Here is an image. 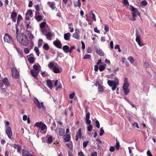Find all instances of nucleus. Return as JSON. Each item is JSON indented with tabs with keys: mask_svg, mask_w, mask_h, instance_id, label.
<instances>
[{
	"mask_svg": "<svg viewBox=\"0 0 156 156\" xmlns=\"http://www.w3.org/2000/svg\"><path fill=\"white\" fill-rule=\"evenodd\" d=\"M18 41L21 44L27 46L28 44V40L27 36L23 33H19L16 35Z\"/></svg>",
	"mask_w": 156,
	"mask_h": 156,
	"instance_id": "f257e3e1",
	"label": "nucleus"
},
{
	"mask_svg": "<svg viewBox=\"0 0 156 156\" xmlns=\"http://www.w3.org/2000/svg\"><path fill=\"white\" fill-rule=\"evenodd\" d=\"M108 85L111 87L113 91L116 89V87L119 85V80L116 77L115 80H108L107 81Z\"/></svg>",
	"mask_w": 156,
	"mask_h": 156,
	"instance_id": "f03ea898",
	"label": "nucleus"
},
{
	"mask_svg": "<svg viewBox=\"0 0 156 156\" xmlns=\"http://www.w3.org/2000/svg\"><path fill=\"white\" fill-rule=\"evenodd\" d=\"M136 41L138 45L140 46H142L144 45V44L141 42L140 40V36L138 34V31L137 30H136Z\"/></svg>",
	"mask_w": 156,
	"mask_h": 156,
	"instance_id": "7ed1b4c3",
	"label": "nucleus"
},
{
	"mask_svg": "<svg viewBox=\"0 0 156 156\" xmlns=\"http://www.w3.org/2000/svg\"><path fill=\"white\" fill-rule=\"evenodd\" d=\"M11 71L12 76L13 78L15 79L19 78L20 75L19 73L16 68L14 67L12 68L11 69Z\"/></svg>",
	"mask_w": 156,
	"mask_h": 156,
	"instance_id": "20e7f679",
	"label": "nucleus"
},
{
	"mask_svg": "<svg viewBox=\"0 0 156 156\" xmlns=\"http://www.w3.org/2000/svg\"><path fill=\"white\" fill-rule=\"evenodd\" d=\"M5 133L7 134L8 137L9 139H11L12 136V133L11 129L9 126H5Z\"/></svg>",
	"mask_w": 156,
	"mask_h": 156,
	"instance_id": "39448f33",
	"label": "nucleus"
},
{
	"mask_svg": "<svg viewBox=\"0 0 156 156\" xmlns=\"http://www.w3.org/2000/svg\"><path fill=\"white\" fill-rule=\"evenodd\" d=\"M4 40L5 42L11 43L12 42V37L8 34H5L4 37Z\"/></svg>",
	"mask_w": 156,
	"mask_h": 156,
	"instance_id": "423d86ee",
	"label": "nucleus"
},
{
	"mask_svg": "<svg viewBox=\"0 0 156 156\" xmlns=\"http://www.w3.org/2000/svg\"><path fill=\"white\" fill-rule=\"evenodd\" d=\"M47 127L45 124H43L42 126L38 129L37 132H40L41 133L45 134L47 131Z\"/></svg>",
	"mask_w": 156,
	"mask_h": 156,
	"instance_id": "0eeeda50",
	"label": "nucleus"
},
{
	"mask_svg": "<svg viewBox=\"0 0 156 156\" xmlns=\"http://www.w3.org/2000/svg\"><path fill=\"white\" fill-rule=\"evenodd\" d=\"M2 83L6 88H8L11 86L9 79L7 77H5L2 80Z\"/></svg>",
	"mask_w": 156,
	"mask_h": 156,
	"instance_id": "6e6552de",
	"label": "nucleus"
},
{
	"mask_svg": "<svg viewBox=\"0 0 156 156\" xmlns=\"http://www.w3.org/2000/svg\"><path fill=\"white\" fill-rule=\"evenodd\" d=\"M90 113L88 112L86 115V123L87 125H91V121L89 120L90 118Z\"/></svg>",
	"mask_w": 156,
	"mask_h": 156,
	"instance_id": "1a4fd4ad",
	"label": "nucleus"
},
{
	"mask_svg": "<svg viewBox=\"0 0 156 156\" xmlns=\"http://www.w3.org/2000/svg\"><path fill=\"white\" fill-rule=\"evenodd\" d=\"M79 137L80 138H81L82 137L81 129H80L78 130L77 133H76V139H75V140L76 141H77L78 140Z\"/></svg>",
	"mask_w": 156,
	"mask_h": 156,
	"instance_id": "9d476101",
	"label": "nucleus"
},
{
	"mask_svg": "<svg viewBox=\"0 0 156 156\" xmlns=\"http://www.w3.org/2000/svg\"><path fill=\"white\" fill-rule=\"evenodd\" d=\"M54 34L53 33L51 32V31H49V32L46 33V34H44L46 37H47V38L49 40H51V37H52L53 35Z\"/></svg>",
	"mask_w": 156,
	"mask_h": 156,
	"instance_id": "9b49d317",
	"label": "nucleus"
},
{
	"mask_svg": "<svg viewBox=\"0 0 156 156\" xmlns=\"http://www.w3.org/2000/svg\"><path fill=\"white\" fill-rule=\"evenodd\" d=\"M39 72V71L32 69L30 71V73L33 76L36 78Z\"/></svg>",
	"mask_w": 156,
	"mask_h": 156,
	"instance_id": "f8f14e48",
	"label": "nucleus"
},
{
	"mask_svg": "<svg viewBox=\"0 0 156 156\" xmlns=\"http://www.w3.org/2000/svg\"><path fill=\"white\" fill-rule=\"evenodd\" d=\"M53 44L57 48H60L62 47V44L61 42L58 40L54 41Z\"/></svg>",
	"mask_w": 156,
	"mask_h": 156,
	"instance_id": "ddd939ff",
	"label": "nucleus"
},
{
	"mask_svg": "<svg viewBox=\"0 0 156 156\" xmlns=\"http://www.w3.org/2000/svg\"><path fill=\"white\" fill-rule=\"evenodd\" d=\"M41 31L43 34H44L51 30L50 27L47 25L43 29H41Z\"/></svg>",
	"mask_w": 156,
	"mask_h": 156,
	"instance_id": "4468645a",
	"label": "nucleus"
},
{
	"mask_svg": "<svg viewBox=\"0 0 156 156\" xmlns=\"http://www.w3.org/2000/svg\"><path fill=\"white\" fill-rule=\"evenodd\" d=\"M54 86L55 87L57 86V85L58 84V87H57L56 89V91H57L58 89H60L61 88V84L59 82H58V80H56L54 82Z\"/></svg>",
	"mask_w": 156,
	"mask_h": 156,
	"instance_id": "2eb2a0df",
	"label": "nucleus"
},
{
	"mask_svg": "<svg viewBox=\"0 0 156 156\" xmlns=\"http://www.w3.org/2000/svg\"><path fill=\"white\" fill-rule=\"evenodd\" d=\"M27 35L28 37L29 38L30 40L34 39V35L32 34L31 32L28 30H26Z\"/></svg>",
	"mask_w": 156,
	"mask_h": 156,
	"instance_id": "dca6fc26",
	"label": "nucleus"
},
{
	"mask_svg": "<svg viewBox=\"0 0 156 156\" xmlns=\"http://www.w3.org/2000/svg\"><path fill=\"white\" fill-rule=\"evenodd\" d=\"M71 36V34L69 32L65 34L64 35V38L66 41H69L70 40Z\"/></svg>",
	"mask_w": 156,
	"mask_h": 156,
	"instance_id": "f3484780",
	"label": "nucleus"
},
{
	"mask_svg": "<svg viewBox=\"0 0 156 156\" xmlns=\"http://www.w3.org/2000/svg\"><path fill=\"white\" fill-rule=\"evenodd\" d=\"M47 85L50 89H52L53 86L52 85V83L51 80H48L46 81Z\"/></svg>",
	"mask_w": 156,
	"mask_h": 156,
	"instance_id": "a211bd4d",
	"label": "nucleus"
},
{
	"mask_svg": "<svg viewBox=\"0 0 156 156\" xmlns=\"http://www.w3.org/2000/svg\"><path fill=\"white\" fill-rule=\"evenodd\" d=\"M17 16V14L15 12H12L11 15V17L13 22H16V17Z\"/></svg>",
	"mask_w": 156,
	"mask_h": 156,
	"instance_id": "6ab92c4d",
	"label": "nucleus"
},
{
	"mask_svg": "<svg viewBox=\"0 0 156 156\" xmlns=\"http://www.w3.org/2000/svg\"><path fill=\"white\" fill-rule=\"evenodd\" d=\"M48 4L51 8L52 10H54L55 7V4L54 2H48Z\"/></svg>",
	"mask_w": 156,
	"mask_h": 156,
	"instance_id": "aec40b11",
	"label": "nucleus"
},
{
	"mask_svg": "<svg viewBox=\"0 0 156 156\" xmlns=\"http://www.w3.org/2000/svg\"><path fill=\"white\" fill-rule=\"evenodd\" d=\"M62 49L65 53L69 52V47L67 45H64Z\"/></svg>",
	"mask_w": 156,
	"mask_h": 156,
	"instance_id": "412c9836",
	"label": "nucleus"
},
{
	"mask_svg": "<svg viewBox=\"0 0 156 156\" xmlns=\"http://www.w3.org/2000/svg\"><path fill=\"white\" fill-rule=\"evenodd\" d=\"M58 134L60 136L63 135L65 133L64 130L63 129L61 128H58Z\"/></svg>",
	"mask_w": 156,
	"mask_h": 156,
	"instance_id": "4be33fe9",
	"label": "nucleus"
},
{
	"mask_svg": "<svg viewBox=\"0 0 156 156\" xmlns=\"http://www.w3.org/2000/svg\"><path fill=\"white\" fill-rule=\"evenodd\" d=\"M34 101L36 104V105H37V107L38 108L40 109L41 108V106L40 105L39 102L37 99H34Z\"/></svg>",
	"mask_w": 156,
	"mask_h": 156,
	"instance_id": "5701e85b",
	"label": "nucleus"
},
{
	"mask_svg": "<svg viewBox=\"0 0 156 156\" xmlns=\"http://www.w3.org/2000/svg\"><path fill=\"white\" fill-rule=\"evenodd\" d=\"M43 124H44L43 122H37L34 125V126L37 127L39 129L41 127Z\"/></svg>",
	"mask_w": 156,
	"mask_h": 156,
	"instance_id": "b1692460",
	"label": "nucleus"
},
{
	"mask_svg": "<svg viewBox=\"0 0 156 156\" xmlns=\"http://www.w3.org/2000/svg\"><path fill=\"white\" fill-rule=\"evenodd\" d=\"M96 53L98 55H100L101 56H104V53L101 50L97 49L96 51Z\"/></svg>",
	"mask_w": 156,
	"mask_h": 156,
	"instance_id": "393cba45",
	"label": "nucleus"
},
{
	"mask_svg": "<svg viewBox=\"0 0 156 156\" xmlns=\"http://www.w3.org/2000/svg\"><path fill=\"white\" fill-rule=\"evenodd\" d=\"M80 37V35L77 32H76L73 34V37L75 38L78 40L79 39Z\"/></svg>",
	"mask_w": 156,
	"mask_h": 156,
	"instance_id": "a878e982",
	"label": "nucleus"
},
{
	"mask_svg": "<svg viewBox=\"0 0 156 156\" xmlns=\"http://www.w3.org/2000/svg\"><path fill=\"white\" fill-rule=\"evenodd\" d=\"M52 69L54 72L55 73H58L60 72L59 69L56 66L54 67Z\"/></svg>",
	"mask_w": 156,
	"mask_h": 156,
	"instance_id": "bb28decb",
	"label": "nucleus"
},
{
	"mask_svg": "<svg viewBox=\"0 0 156 156\" xmlns=\"http://www.w3.org/2000/svg\"><path fill=\"white\" fill-rule=\"evenodd\" d=\"M35 18L38 21H41L42 19V16L41 15L36 16H35Z\"/></svg>",
	"mask_w": 156,
	"mask_h": 156,
	"instance_id": "cd10ccee",
	"label": "nucleus"
},
{
	"mask_svg": "<svg viewBox=\"0 0 156 156\" xmlns=\"http://www.w3.org/2000/svg\"><path fill=\"white\" fill-rule=\"evenodd\" d=\"M40 66V65L38 64H35L33 66L34 69L38 71H40V70L39 69V67Z\"/></svg>",
	"mask_w": 156,
	"mask_h": 156,
	"instance_id": "c85d7f7f",
	"label": "nucleus"
},
{
	"mask_svg": "<svg viewBox=\"0 0 156 156\" xmlns=\"http://www.w3.org/2000/svg\"><path fill=\"white\" fill-rule=\"evenodd\" d=\"M16 48L18 53L20 55L21 57H22V56L23 52L22 50L17 47H16Z\"/></svg>",
	"mask_w": 156,
	"mask_h": 156,
	"instance_id": "c756f323",
	"label": "nucleus"
},
{
	"mask_svg": "<svg viewBox=\"0 0 156 156\" xmlns=\"http://www.w3.org/2000/svg\"><path fill=\"white\" fill-rule=\"evenodd\" d=\"M15 149H17V151L19 153H21V146L17 144L16 146V147Z\"/></svg>",
	"mask_w": 156,
	"mask_h": 156,
	"instance_id": "7c9ffc66",
	"label": "nucleus"
},
{
	"mask_svg": "<svg viewBox=\"0 0 156 156\" xmlns=\"http://www.w3.org/2000/svg\"><path fill=\"white\" fill-rule=\"evenodd\" d=\"M70 139V136L69 135H67L64 139V140L65 142L69 141Z\"/></svg>",
	"mask_w": 156,
	"mask_h": 156,
	"instance_id": "2f4dec72",
	"label": "nucleus"
},
{
	"mask_svg": "<svg viewBox=\"0 0 156 156\" xmlns=\"http://www.w3.org/2000/svg\"><path fill=\"white\" fill-rule=\"evenodd\" d=\"M28 61L30 63H33L35 61L34 58L33 57H30L28 58Z\"/></svg>",
	"mask_w": 156,
	"mask_h": 156,
	"instance_id": "473e14b6",
	"label": "nucleus"
},
{
	"mask_svg": "<svg viewBox=\"0 0 156 156\" xmlns=\"http://www.w3.org/2000/svg\"><path fill=\"white\" fill-rule=\"evenodd\" d=\"M52 141V137L50 135H48V144H50Z\"/></svg>",
	"mask_w": 156,
	"mask_h": 156,
	"instance_id": "72a5a7b5",
	"label": "nucleus"
},
{
	"mask_svg": "<svg viewBox=\"0 0 156 156\" xmlns=\"http://www.w3.org/2000/svg\"><path fill=\"white\" fill-rule=\"evenodd\" d=\"M46 23L45 22H43L41 23L40 25V27L42 29H43L44 28V27L46 26Z\"/></svg>",
	"mask_w": 156,
	"mask_h": 156,
	"instance_id": "f704fd0d",
	"label": "nucleus"
},
{
	"mask_svg": "<svg viewBox=\"0 0 156 156\" xmlns=\"http://www.w3.org/2000/svg\"><path fill=\"white\" fill-rule=\"evenodd\" d=\"M48 65V67L51 69H52L53 67H55L54 63L52 62H50Z\"/></svg>",
	"mask_w": 156,
	"mask_h": 156,
	"instance_id": "c9c22d12",
	"label": "nucleus"
},
{
	"mask_svg": "<svg viewBox=\"0 0 156 156\" xmlns=\"http://www.w3.org/2000/svg\"><path fill=\"white\" fill-rule=\"evenodd\" d=\"M106 64L105 65H101L99 66V70L101 71H102L105 68V66H106Z\"/></svg>",
	"mask_w": 156,
	"mask_h": 156,
	"instance_id": "e433bc0d",
	"label": "nucleus"
},
{
	"mask_svg": "<svg viewBox=\"0 0 156 156\" xmlns=\"http://www.w3.org/2000/svg\"><path fill=\"white\" fill-rule=\"evenodd\" d=\"M98 90L99 92H103L104 90L103 87L101 84L98 85Z\"/></svg>",
	"mask_w": 156,
	"mask_h": 156,
	"instance_id": "4c0bfd02",
	"label": "nucleus"
},
{
	"mask_svg": "<svg viewBox=\"0 0 156 156\" xmlns=\"http://www.w3.org/2000/svg\"><path fill=\"white\" fill-rule=\"evenodd\" d=\"M81 5V3L80 2L79 0H78V1L76 2V3L74 4V6L75 7H78L79 8H80V5Z\"/></svg>",
	"mask_w": 156,
	"mask_h": 156,
	"instance_id": "58836bf2",
	"label": "nucleus"
},
{
	"mask_svg": "<svg viewBox=\"0 0 156 156\" xmlns=\"http://www.w3.org/2000/svg\"><path fill=\"white\" fill-rule=\"evenodd\" d=\"M124 91V94L125 95H127L129 92V90L128 88L123 89Z\"/></svg>",
	"mask_w": 156,
	"mask_h": 156,
	"instance_id": "ea45409f",
	"label": "nucleus"
},
{
	"mask_svg": "<svg viewBox=\"0 0 156 156\" xmlns=\"http://www.w3.org/2000/svg\"><path fill=\"white\" fill-rule=\"evenodd\" d=\"M66 145L68 148L69 149H71L72 148V143L71 142L69 143L66 144Z\"/></svg>",
	"mask_w": 156,
	"mask_h": 156,
	"instance_id": "a19ab883",
	"label": "nucleus"
},
{
	"mask_svg": "<svg viewBox=\"0 0 156 156\" xmlns=\"http://www.w3.org/2000/svg\"><path fill=\"white\" fill-rule=\"evenodd\" d=\"M34 50L35 51L36 53L37 54V55L38 56H39L40 53L39 49L36 47H35L34 48Z\"/></svg>",
	"mask_w": 156,
	"mask_h": 156,
	"instance_id": "79ce46f5",
	"label": "nucleus"
},
{
	"mask_svg": "<svg viewBox=\"0 0 156 156\" xmlns=\"http://www.w3.org/2000/svg\"><path fill=\"white\" fill-rule=\"evenodd\" d=\"M29 14V15L30 16V17H32V11L31 10H28V11L26 14V15L27 16L28 14Z\"/></svg>",
	"mask_w": 156,
	"mask_h": 156,
	"instance_id": "37998d69",
	"label": "nucleus"
},
{
	"mask_svg": "<svg viewBox=\"0 0 156 156\" xmlns=\"http://www.w3.org/2000/svg\"><path fill=\"white\" fill-rule=\"evenodd\" d=\"M43 48L46 50H48L49 48V47L47 44H46L44 45L43 46Z\"/></svg>",
	"mask_w": 156,
	"mask_h": 156,
	"instance_id": "c03bdc74",
	"label": "nucleus"
},
{
	"mask_svg": "<svg viewBox=\"0 0 156 156\" xmlns=\"http://www.w3.org/2000/svg\"><path fill=\"white\" fill-rule=\"evenodd\" d=\"M116 140V150H119L120 147V145L119 142L117 140V139Z\"/></svg>",
	"mask_w": 156,
	"mask_h": 156,
	"instance_id": "a18cd8bd",
	"label": "nucleus"
},
{
	"mask_svg": "<svg viewBox=\"0 0 156 156\" xmlns=\"http://www.w3.org/2000/svg\"><path fill=\"white\" fill-rule=\"evenodd\" d=\"M41 74L43 77H46L48 75V73L45 71L42 72Z\"/></svg>",
	"mask_w": 156,
	"mask_h": 156,
	"instance_id": "49530a36",
	"label": "nucleus"
},
{
	"mask_svg": "<svg viewBox=\"0 0 156 156\" xmlns=\"http://www.w3.org/2000/svg\"><path fill=\"white\" fill-rule=\"evenodd\" d=\"M127 59L131 63H133L134 62V60L132 57H129Z\"/></svg>",
	"mask_w": 156,
	"mask_h": 156,
	"instance_id": "de8ad7c7",
	"label": "nucleus"
},
{
	"mask_svg": "<svg viewBox=\"0 0 156 156\" xmlns=\"http://www.w3.org/2000/svg\"><path fill=\"white\" fill-rule=\"evenodd\" d=\"M129 87V83H124L123 85L122 86V88L123 89L128 88Z\"/></svg>",
	"mask_w": 156,
	"mask_h": 156,
	"instance_id": "09e8293b",
	"label": "nucleus"
},
{
	"mask_svg": "<svg viewBox=\"0 0 156 156\" xmlns=\"http://www.w3.org/2000/svg\"><path fill=\"white\" fill-rule=\"evenodd\" d=\"M90 15H92L93 19L95 21H96V18L95 16V14L94 13H92L91 12L89 13Z\"/></svg>",
	"mask_w": 156,
	"mask_h": 156,
	"instance_id": "8fccbe9b",
	"label": "nucleus"
},
{
	"mask_svg": "<svg viewBox=\"0 0 156 156\" xmlns=\"http://www.w3.org/2000/svg\"><path fill=\"white\" fill-rule=\"evenodd\" d=\"M91 57V56L90 55L86 54L83 57V59H86L89 58Z\"/></svg>",
	"mask_w": 156,
	"mask_h": 156,
	"instance_id": "3c124183",
	"label": "nucleus"
},
{
	"mask_svg": "<svg viewBox=\"0 0 156 156\" xmlns=\"http://www.w3.org/2000/svg\"><path fill=\"white\" fill-rule=\"evenodd\" d=\"M89 143L88 141H84L83 142V147L85 148L87 147L88 143Z\"/></svg>",
	"mask_w": 156,
	"mask_h": 156,
	"instance_id": "603ef678",
	"label": "nucleus"
},
{
	"mask_svg": "<svg viewBox=\"0 0 156 156\" xmlns=\"http://www.w3.org/2000/svg\"><path fill=\"white\" fill-rule=\"evenodd\" d=\"M104 131L102 127L100 129V135L102 136L104 133Z\"/></svg>",
	"mask_w": 156,
	"mask_h": 156,
	"instance_id": "864d4df0",
	"label": "nucleus"
},
{
	"mask_svg": "<svg viewBox=\"0 0 156 156\" xmlns=\"http://www.w3.org/2000/svg\"><path fill=\"white\" fill-rule=\"evenodd\" d=\"M138 13L137 10L135 11L132 12V14L133 17H135L136 16V14Z\"/></svg>",
	"mask_w": 156,
	"mask_h": 156,
	"instance_id": "5fc2aeb1",
	"label": "nucleus"
},
{
	"mask_svg": "<svg viewBox=\"0 0 156 156\" xmlns=\"http://www.w3.org/2000/svg\"><path fill=\"white\" fill-rule=\"evenodd\" d=\"M144 66L145 68H147L149 67V65L147 62H145L144 63Z\"/></svg>",
	"mask_w": 156,
	"mask_h": 156,
	"instance_id": "6e6d98bb",
	"label": "nucleus"
},
{
	"mask_svg": "<svg viewBox=\"0 0 156 156\" xmlns=\"http://www.w3.org/2000/svg\"><path fill=\"white\" fill-rule=\"evenodd\" d=\"M24 51L26 54H28L30 52L29 49L28 48H24Z\"/></svg>",
	"mask_w": 156,
	"mask_h": 156,
	"instance_id": "4d7b16f0",
	"label": "nucleus"
},
{
	"mask_svg": "<svg viewBox=\"0 0 156 156\" xmlns=\"http://www.w3.org/2000/svg\"><path fill=\"white\" fill-rule=\"evenodd\" d=\"M104 29L106 31H108L109 30L108 26V25H105Z\"/></svg>",
	"mask_w": 156,
	"mask_h": 156,
	"instance_id": "13d9d810",
	"label": "nucleus"
},
{
	"mask_svg": "<svg viewBox=\"0 0 156 156\" xmlns=\"http://www.w3.org/2000/svg\"><path fill=\"white\" fill-rule=\"evenodd\" d=\"M93 127L91 125H90L87 127V130L88 131H90L92 129Z\"/></svg>",
	"mask_w": 156,
	"mask_h": 156,
	"instance_id": "bf43d9fd",
	"label": "nucleus"
},
{
	"mask_svg": "<svg viewBox=\"0 0 156 156\" xmlns=\"http://www.w3.org/2000/svg\"><path fill=\"white\" fill-rule=\"evenodd\" d=\"M130 7H131V11L132 12L135 11H136L137 10L136 8H135L133 6L131 5H130Z\"/></svg>",
	"mask_w": 156,
	"mask_h": 156,
	"instance_id": "052dcab7",
	"label": "nucleus"
},
{
	"mask_svg": "<svg viewBox=\"0 0 156 156\" xmlns=\"http://www.w3.org/2000/svg\"><path fill=\"white\" fill-rule=\"evenodd\" d=\"M75 94L74 92H73L72 93L70 94H69V97L70 98L73 99L74 98Z\"/></svg>",
	"mask_w": 156,
	"mask_h": 156,
	"instance_id": "680f3d73",
	"label": "nucleus"
},
{
	"mask_svg": "<svg viewBox=\"0 0 156 156\" xmlns=\"http://www.w3.org/2000/svg\"><path fill=\"white\" fill-rule=\"evenodd\" d=\"M95 125L98 128H100V123L98 120H96L95 121Z\"/></svg>",
	"mask_w": 156,
	"mask_h": 156,
	"instance_id": "e2e57ef3",
	"label": "nucleus"
},
{
	"mask_svg": "<svg viewBox=\"0 0 156 156\" xmlns=\"http://www.w3.org/2000/svg\"><path fill=\"white\" fill-rule=\"evenodd\" d=\"M75 48V47L74 46H72L70 48H69V53H71L73 50Z\"/></svg>",
	"mask_w": 156,
	"mask_h": 156,
	"instance_id": "0e129e2a",
	"label": "nucleus"
},
{
	"mask_svg": "<svg viewBox=\"0 0 156 156\" xmlns=\"http://www.w3.org/2000/svg\"><path fill=\"white\" fill-rule=\"evenodd\" d=\"M141 3L144 6H145L146 5H147V2H146V1L144 0L141 2Z\"/></svg>",
	"mask_w": 156,
	"mask_h": 156,
	"instance_id": "69168bd1",
	"label": "nucleus"
},
{
	"mask_svg": "<svg viewBox=\"0 0 156 156\" xmlns=\"http://www.w3.org/2000/svg\"><path fill=\"white\" fill-rule=\"evenodd\" d=\"M128 149L129 150V152L130 154V156H133V154L132 152V151L130 149V147H128Z\"/></svg>",
	"mask_w": 156,
	"mask_h": 156,
	"instance_id": "338daca9",
	"label": "nucleus"
},
{
	"mask_svg": "<svg viewBox=\"0 0 156 156\" xmlns=\"http://www.w3.org/2000/svg\"><path fill=\"white\" fill-rule=\"evenodd\" d=\"M147 155L148 156H153L150 150H148L147 152Z\"/></svg>",
	"mask_w": 156,
	"mask_h": 156,
	"instance_id": "774afa93",
	"label": "nucleus"
}]
</instances>
